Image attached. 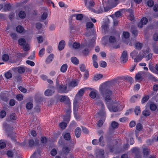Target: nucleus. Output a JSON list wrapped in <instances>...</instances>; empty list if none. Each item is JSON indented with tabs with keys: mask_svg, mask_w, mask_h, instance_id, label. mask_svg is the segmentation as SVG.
<instances>
[{
	"mask_svg": "<svg viewBox=\"0 0 158 158\" xmlns=\"http://www.w3.org/2000/svg\"><path fill=\"white\" fill-rule=\"evenodd\" d=\"M6 147V143L4 140L0 141V148H3Z\"/></svg>",
	"mask_w": 158,
	"mask_h": 158,
	"instance_id": "42",
	"label": "nucleus"
},
{
	"mask_svg": "<svg viewBox=\"0 0 158 158\" xmlns=\"http://www.w3.org/2000/svg\"><path fill=\"white\" fill-rule=\"evenodd\" d=\"M66 80L68 81V85L69 88L71 89L74 87H75L77 86L78 82L75 80H73L70 81L68 79H66Z\"/></svg>",
	"mask_w": 158,
	"mask_h": 158,
	"instance_id": "8",
	"label": "nucleus"
},
{
	"mask_svg": "<svg viewBox=\"0 0 158 158\" xmlns=\"http://www.w3.org/2000/svg\"><path fill=\"white\" fill-rule=\"evenodd\" d=\"M135 122L134 121H132L130 122L129 126L130 127H133L135 126Z\"/></svg>",
	"mask_w": 158,
	"mask_h": 158,
	"instance_id": "58",
	"label": "nucleus"
},
{
	"mask_svg": "<svg viewBox=\"0 0 158 158\" xmlns=\"http://www.w3.org/2000/svg\"><path fill=\"white\" fill-rule=\"evenodd\" d=\"M143 73L142 72H139L136 74L135 76V79L137 80H141Z\"/></svg>",
	"mask_w": 158,
	"mask_h": 158,
	"instance_id": "27",
	"label": "nucleus"
},
{
	"mask_svg": "<svg viewBox=\"0 0 158 158\" xmlns=\"http://www.w3.org/2000/svg\"><path fill=\"white\" fill-rule=\"evenodd\" d=\"M68 81L65 80L61 82L57 80L56 88L58 92L60 93H67L70 90L69 88L68 84Z\"/></svg>",
	"mask_w": 158,
	"mask_h": 158,
	"instance_id": "3",
	"label": "nucleus"
},
{
	"mask_svg": "<svg viewBox=\"0 0 158 158\" xmlns=\"http://www.w3.org/2000/svg\"><path fill=\"white\" fill-rule=\"evenodd\" d=\"M102 3L104 8L105 9L108 8L110 6H112V4H110L109 2V0H103Z\"/></svg>",
	"mask_w": 158,
	"mask_h": 158,
	"instance_id": "17",
	"label": "nucleus"
},
{
	"mask_svg": "<svg viewBox=\"0 0 158 158\" xmlns=\"http://www.w3.org/2000/svg\"><path fill=\"white\" fill-rule=\"evenodd\" d=\"M148 22V19L146 18H143L141 20L140 23L138 24L139 27L141 28L143 25H145Z\"/></svg>",
	"mask_w": 158,
	"mask_h": 158,
	"instance_id": "10",
	"label": "nucleus"
},
{
	"mask_svg": "<svg viewBox=\"0 0 158 158\" xmlns=\"http://www.w3.org/2000/svg\"><path fill=\"white\" fill-rule=\"evenodd\" d=\"M153 4L154 2L152 0H149L147 2V4L149 7H152Z\"/></svg>",
	"mask_w": 158,
	"mask_h": 158,
	"instance_id": "57",
	"label": "nucleus"
},
{
	"mask_svg": "<svg viewBox=\"0 0 158 158\" xmlns=\"http://www.w3.org/2000/svg\"><path fill=\"white\" fill-rule=\"evenodd\" d=\"M102 43L105 46H111L115 48H118V47H115L114 45L116 43V40L115 37L113 36H110L108 38V40H107V37H104L102 38Z\"/></svg>",
	"mask_w": 158,
	"mask_h": 158,
	"instance_id": "4",
	"label": "nucleus"
},
{
	"mask_svg": "<svg viewBox=\"0 0 158 158\" xmlns=\"http://www.w3.org/2000/svg\"><path fill=\"white\" fill-rule=\"evenodd\" d=\"M16 31L19 33H22L23 31L24 28L21 26H18L16 28Z\"/></svg>",
	"mask_w": 158,
	"mask_h": 158,
	"instance_id": "31",
	"label": "nucleus"
},
{
	"mask_svg": "<svg viewBox=\"0 0 158 158\" xmlns=\"http://www.w3.org/2000/svg\"><path fill=\"white\" fill-rule=\"evenodd\" d=\"M18 89L20 91L23 93H25L27 91V89H26L22 86L19 87Z\"/></svg>",
	"mask_w": 158,
	"mask_h": 158,
	"instance_id": "50",
	"label": "nucleus"
},
{
	"mask_svg": "<svg viewBox=\"0 0 158 158\" xmlns=\"http://www.w3.org/2000/svg\"><path fill=\"white\" fill-rule=\"evenodd\" d=\"M48 16V14L47 12L44 13L42 15L41 17V19L43 20L45 19Z\"/></svg>",
	"mask_w": 158,
	"mask_h": 158,
	"instance_id": "52",
	"label": "nucleus"
},
{
	"mask_svg": "<svg viewBox=\"0 0 158 158\" xmlns=\"http://www.w3.org/2000/svg\"><path fill=\"white\" fill-rule=\"evenodd\" d=\"M142 46V44L139 43H137L135 44V47L136 48L140 49Z\"/></svg>",
	"mask_w": 158,
	"mask_h": 158,
	"instance_id": "43",
	"label": "nucleus"
},
{
	"mask_svg": "<svg viewBox=\"0 0 158 158\" xmlns=\"http://www.w3.org/2000/svg\"><path fill=\"white\" fill-rule=\"evenodd\" d=\"M136 128L137 130H141L142 128V125L140 123H138L136 126Z\"/></svg>",
	"mask_w": 158,
	"mask_h": 158,
	"instance_id": "51",
	"label": "nucleus"
},
{
	"mask_svg": "<svg viewBox=\"0 0 158 158\" xmlns=\"http://www.w3.org/2000/svg\"><path fill=\"white\" fill-rule=\"evenodd\" d=\"M157 84H155L153 87V90L154 91H156L158 90V80L156 79H155Z\"/></svg>",
	"mask_w": 158,
	"mask_h": 158,
	"instance_id": "47",
	"label": "nucleus"
},
{
	"mask_svg": "<svg viewBox=\"0 0 158 158\" xmlns=\"http://www.w3.org/2000/svg\"><path fill=\"white\" fill-rule=\"evenodd\" d=\"M133 111V110L132 109H129L127 110L125 114V115L127 116L130 114L132 113Z\"/></svg>",
	"mask_w": 158,
	"mask_h": 158,
	"instance_id": "53",
	"label": "nucleus"
},
{
	"mask_svg": "<svg viewBox=\"0 0 158 158\" xmlns=\"http://www.w3.org/2000/svg\"><path fill=\"white\" fill-rule=\"evenodd\" d=\"M19 44L21 46H23L26 43L25 40L23 38H20L18 40Z\"/></svg>",
	"mask_w": 158,
	"mask_h": 158,
	"instance_id": "25",
	"label": "nucleus"
},
{
	"mask_svg": "<svg viewBox=\"0 0 158 158\" xmlns=\"http://www.w3.org/2000/svg\"><path fill=\"white\" fill-rule=\"evenodd\" d=\"M81 133V129L79 127H77L75 131V135L77 138H79Z\"/></svg>",
	"mask_w": 158,
	"mask_h": 158,
	"instance_id": "21",
	"label": "nucleus"
},
{
	"mask_svg": "<svg viewBox=\"0 0 158 158\" xmlns=\"http://www.w3.org/2000/svg\"><path fill=\"white\" fill-rule=\"evenodd\" d=\"M92 143L94 145H96L99 144L100 146H103L104 144L103 137L102 136H101L99 138L98 140L97 139H93L92 141Z\"/></svg>",
	"mask_w": 158,
	"mask_h": 158,
	"instance_id": "7",
	"label": "nucleus"
},
{
	"mask_svg": "<svg viewBox=\"0 0 158 158\" xmlns=\"http://www.w3.org/2000/svg\"><path fill=\"white\" fill-rule=\"evenodd\" d=\"M71 61L74 64H77L79 63L78 60L76 57H73L71 59Z\"/></svg>",
	"mask_w": 158,
	"mask_h": 158,
	"instance_id": "26",
	"label": "nucleus"
},
{
	"mask_svg": "<svg viewBox=\"0 0 158 158\" xmlns=\"http://www.w3.org/2000/svg\"><path fill=\"white\" fill-rule=\"evenodd\" d=\"M119 121L122 123H125L127 121V118L125 117H123L120 118L119 119Z\"/></svg>",
	"mask_w": 158,
	"mask_h": 158,
	"instance_id": "55",
	"label": "nucleus"
},
{
	"mask_svg": "<svg viewBox=\"0 0 158 158\" xmlns=\"http://www.w3.org/2000/svg\"><path fill=\"white\" fill-rule=\"evenodd\" d=\"M54 88H52L51 89H48L45 92V95L46 96H49L51 95L54 92Z\"/></svg>",
	"mask_w": 158,
	"mask_h": 158,
	"instance_id": "13",
	"label": "nucleus"
},
{
	"mask_svg": "<svg viewBox=\"0 0 158 158\" xmlns=\"http://www.w3.org/2000/svg\"><path fill=\"white\" fill-rule=\"evenodd\" d=\"M2 58L3 61H6L8 60L9 56L8 55L5 54L3 55Z\"/></svg>",
	"mask_w": 158,
	"mask_h": 158,
	"instance_id": "39",
	"label": "nucleus"
},
{
	"mask_svg": "<svg viewBox=\"0 0 158 158\" xmlns=\"http://www.w3.org/2000/svg\"><path fill=\"white\" fill-rule=\"evenodd\" d=\"M101 105L102 108L99 111L98 114L101 116H104L105 115L106 113L105 111V110L104 106L103 104H102V103H101Z\"/></svg>",
	"mask_w": 158,
	"mask_h": 158,
	"instance_id": "22",
	"label": "nucleus"
},
{
	"mask_svg": "<svg viewBox=\"0 0 158 158\" xmlns=\"http://www.w3.org/2000/svg\"><path fill=\"white\" fill-rule=\"evenodd\" d=\"M45 52V49L42 48L39 52V55L40 57H42L44 55Z\"/></svg>",
	"mask_w": 158,
	"mask_h": 158,
	"instance_id": "41",
	"label": "nucleus"
},
{
	"mask_svg": "<svg viewBox=\"0 0 158 158\" xmlns=\"http://www.w3.org/2000/svg\"><path fill=\"white\" fill-rule=\"evenodd\" d=\"M65 46V41L63 40H61L59 44L58 49L59 50H61L63 49Z\"/></svg>",
	"mask_w": 158,
	"mask_h": 158,
	"instance_id": "18",
	"label": "nucleus"
},
{
	"mask_svg": "<svg viewBox=\"0 0 158 158\" xmlns=\"http://www.w3.org/2000/svg\"><path fill=\"white\" fill-rule=\"evenodd\" d=\"M135 113L136 115H138L140 114V108L139 106H136L135 109Z\"/></svg>",
	"mask_w": 158,
	"mask_h": 158,
	"instance_id": "33",
	"label": "nucleus"
},
{
	"mask_svg": "<svg viewBox=\"0 0 158 158\" xmlns=\"http://www.w3.org/2000/svg\"><path fill=\"white\" fill-rule=\"evenodd\" d=\"M146 106L148 108L149 106L150 109L152 111H155L157 108L156 105L153 102L148 103Z\"/></svg>",
	"mask_w": 158,
	"mask_h": 158,
	"instance_id": "11",
	"label": "nucleus"
},
{
	"mask_svg": "<svg viewBox=\"0 0 158 158\" xmlns=\"http://www.w3.org/2000/svg\"><path fill=\"white\" fill-rule=\"evenodd\" d=\"M23 50L25 51H27L30 49L29 44L27 43L23 46Z\"/></svg>",
	"mask_w": 158,
	"mask_h": 158,
	"instance_id": "28",
	"label": "nucleus"
},
{
	"mask_svg": "<svg viewBox=\"0 0 158 158\" xmlns=\"http://www.w3.org/2000/svg\"><path fill=\"white\" fill-rule=\"evenodd\" d=\"M76 17L77 20H81L83 18V16L82 14H79L76 15Z\"/></svg>",
	"mask_w": 158,
	"mask_h": 158,
	"instance_id": "48",
	"label": "nucleus"
},
{
	"mask_svg": "<svg viewBox=\"0 0 158 158\" xmlns=\"http://www.w3.org/2000/svg\"><path fill=\"white\" fill-rule=\"evenodd\" d=\"M63 136L64 138L66 140H69L71 138L70 133H68L63 134Z\"/></svg>",
	"mask_w": 158,
	"mask_h": 158,
	"instance_id": "34",
	"label": "nucleus"
},
{
	"mask_svg": "<svg viewBox=\"0 0 158 158\" xmlns=\"http://www.w3.org/2000/svg\"><path fill=\"white\" fill-rule=\"evenodd\" d=\"M96 91L95 89H93L89 94L90 97L92 98H94L96 97Z\"/></svg>",
	"mask_w": 158,
	"mask_h": 158,
	"instance_id": "29",
	"label": "nucleus"
},
{
	"mask_svg": "<svg viewBox=\"0 0 158 158\" xmlns=\"http://www.w3.org/2000/svg\"><path fill=\"white\" fill-rule=\"evenodd\" d=\"M150 49L148 48H146L143 50L140 51L139 54L136 51H134L131 53V56L132 58L136 62L140 61L143 57L146 58V60L148 61L152 58V53H149Z\"/></svg>",
	"mask_w": 158,
	"mask_h": 158,
	"instance_id": "2",
	"label": "nucleus"
},
{
	"mask_svg": "<svg viewBox=\"0 0 158 158\" xmlns=\"http://www.w3.org/2000/svg\"><path fill=\"white\" fill-rule=\"evenodd\" d=\"M102 77V75L101 74H98L95 75L94 78V80L95 81H98Z\"/></svg>",
	"mask_w": 158,
	"mask_h": 158,
	"instance_id": "35",
	"label": "nucleus"
},
{
	"mask_svg": "<svg viewBox=\"0 0 158 158\" xmlns=\"http://www.w3.org/2000/svg\"><path fill=\"white\" fill-rule=\"evenodd\" d=\"M5 76L6 79H8L12 77V75L10 71H8L5 73Z\"/></svg>",
	"mask_w": 158,
	"mask_h": 158,
	"instance_id": "38",
	"label": "nucleus"
},
{
	"mask_svg": "<svg viewBox=\"0 0 158 158\" xmlns=\"http://www.w3.org/2000/svg\"><path fill=\"white\" fill-rule=\"evenodd\" d=\"M19 15L20 18H23L25 17L26 15L24 12L21 11L19 12Z\"/></svg>",
	"mask_w": 158,
	"mask_h": 158,
	"instance_id": "40",
	"label": "nucleus"
},
{
	"mask_svg": "<svg viewBox=\"0 0 158 158\" xmlns=\"http://www.w3.org/2000/svg\"><path fill=\"white\" fill-rule=\"evenodd\" d=\"M85 4L86 7L89 9H91V7L94 6V2L93 1H86L85 2Z\"/></svg>",
	"mask_w": 158,
	"mask_h": 158,
	"instance_id": "15",
	"label": "nucleus"
},
{
	"mask_svg": "<svg viewBox=\"0 0 158 158\" xmlns=\"http://www.w3.org/2000/svg\"><path fill=\"white\" fill-rule=\"evenodd\" d=\"M37 39L39 43H42L43 41L44 40V38L42 36L38 37H37Z\"/></svg>",
	"mask_w": 158,
	"mask_h": 158,
	"instance_id": "62",
	"label": "nucleus"
},
{
	"mask_svg": "<svg viewBox=\"0 0 158 158\" xmlns=\"http://www.w3.org/2000/svg\"><path fill=\"white\" fill-rule=\"evenodd\" d=\"M148 108L147 106H146L145 110L142 112L143 114L145 116H148L150 114V111L148 110Z\"/></svg>",
	"mask_w": 158,
	"mask_h": 158,
	"instance_id": "24",
	"label": "nucleus"
},
{
	"mask_svg": "<svg viewBox=\"0 0 158 158\" xmlns=\"http://www.w3.org/2000/svg\"><path fill=\"white\" fill-rule=\"evenodd\" d=\"M59 99L60 102L66 101L69 102V98L66 96H60L59 97Z\"/></svg>",
	"mask_w": 158,
	"mask_h": 158,
	"instance_id": "16",
	"label": "nucleus"
},
{
	"mask_svg": "<svg viewBox=\"0 0 158 158\" xmlns=\"http://www.w3.org/2000/svg\"><path fill=\"white\" fill-rule=\"evenodd\" d=\"M100 66L103 68H105L106 66V63L104 61H102L100 64Z\"/></svg>",
	"mask_w": 158,
	"mask_h": 158,
	"instance_id": "56",
	"label": "nucleus"
},
{
	"mask_svg": "<svg viewBox=\"0 0 158 158\" xmlns=\"http://www.w3.org/2000/svg\"><path fill=\"white\" fill-rule=\"evenodd\" d=\"M130 36V34L129 32H124L123 33L122 37L123 41L126 44H129V45L131 46L132 44L131 43H129L128 40Z\"/></svg>",
	"mask_w": 158,
	"mask_h": 158,
	"instance_id": "6",
	"label": "nucleus"
},
{
	"mask_svg": "<svg viewBox=\"0 0 158 158\" xmlns=\"http://www.w3.org/2000/svg\"><path fill=\"white\" fill-rule=\"evenodd\" d=\"M6 115V112L4 110H2L0 112V117L1 118H4Z\"/></svg>",
	"mask_w": 158,
	"mask_h": 158,
	"instance_id": "49",
	"label": "nucleus"
},
{
	"mask_svg": "<svg viewBox=\"0 0 158 158\" xmlns=\"http://www.w3.org/2000/svg\"><path fill=\"white\" fill-rule=\"evenodd\" d=\"M67 125L66 123L63 122L60 123L59 127L61 129H64L66 127Z\"/></svg>",
	"mask_w": 158,
	"mask_h": 158,
	"instance_id": "36",
	"label": "nucleus"
},
{
	"mask_svg": "<svg viewBox=\"0 0 158 158\" xmlns=\"http://www.w3.org/2000/svg\"><path fill=\"white\" fill-rule=\"evenodd\" d=\"M104 152L103 150H100L97 151L96 153V158H105Z\"/></svg>",
	"mask_w": 158,
	"mask_h": 158,
	"instance_id": "12",
	"label": "nucleus"
},
{
	"mask_svg": "<svg viewBox=\"0 0 158 158\" xmlns=\"http://www.w3.org/2000/svg\"><path fill=\"white\" fill-rule=\"evenodd\" d=\"M99 90L104 98L107 107L110 112H116L123 110L124 107L123 102L112 99V92L107 89L106 83L101 84L99 87Z\"/></svg>",
	"mask_w": 158,
	"mask_h": 158,
	"instance_id": "1",
	"label": "nucleus"
},
{
	"mask_svg": "<svg viewBox=\"0 0 158 158\" xmlns=\"http://www.w3.org/2000/svg\"><path fill=\"white\" fill-rule=\"evenodd\" d=\"M73 48L75 49H77L79 48L80 46V44L77 42H74L73 45Z\"/></svg>",
	"mask_w": 158,
	"mask_h": 158,
	"instance_id": "44",
	"label": "nucleus"
},
{
	"mask_svg": "<svg viewBox=\"0 0 158 158\" xmlns=\"http://www.w3.org/2000/svg\"><path fill=\"white\" fill-rule=\"evenodd\" d=\"M84 91L85 90L84 89H81L78 91V93L76 96V98L74 100L73 103V111L74 114L77 113L78 109V106L76 99L82 96L84 92Z\"/></svg>",
	"mask_w": 158,
	"mask_h": 158,
	"instance_id": "5",
	"label": "nucleus"
},
{
	"mask_svg": "<svg viewBox=\"0 0 158 158\" xmlns=\"http://www.w3.org/2000/svg\"><path fill=\"white\" fill-rule=\"evenodd\" d=\"M122 14L121 12L119 11L116 12L114 15H112L111 16L113 19H115V18H119L121 17Z\"/></svg>",
	"mask_w": 158,
	"mask_h": 158,
	"instance_id": "23",
	"label": "nucleus"
},
{
	"mask_svg": "<svg viewBox=\"0 0 158 158\" xmlns=\"http://www.w3.org/2000/svg\"><path fill=\"white\" fill-rule=\"evenodd\" d=\"M91 44H89L88 46H86L83 52V53L85 56H87L89 54L90 49V45Z\"/></svg>",
	"mask_w": 158,
	"mask_h": 158,
	"instance_id": "19",
	"label": "nucleus"
},
{
	"mask_svg": "<svg viewBox=\"0 0 158 158\" xmlns=\"http://www.w3.org/2000/svg\"><path fill=\"white\" fill-rule=\"evenodd\" d=\"M26 63L27 64L30 65L31 66H33L35 65V63L33 62L30 60H27L26 61Z\"/></svg>",
	"mask_w": 158,
	"mask_h": 158,
	"instance_id": "59",
	"label": "nucleus"
},
{
	"mask_svg": "<svg viewBox=\"0 0 158 158\" xmlns=\"http://www.w3.org/2000/svg\"><path fill=\"white\" fill-rule=\"evenodd\" d=\"M67 65L66 64H63L60 68V71L62 73H64L65 72L67 69Z\"/></svg>",
	"mask_w": 158,
	"mask_h": 158,
	"instance_id": "30",
	"label": "nucleus"
},
{
	"mask_svg": "<svg viewBox=\"0 0 158 158\" xmlns=\"http://www.w3.org/2000/svg\"><path fill=\"white\" fill-rule=\"evenodd\" d=\"M57 153V151L56 149H53L51 152V154L52 156H55Z\"/></svg>",
	"mask_w": 158,
	"mask_h": 158,
	"instance_id": "63",
	"label": "nucleus"
},
{
	"mask_svg": "<svg viewBox=\"0 0 158 158\" xmlns=\"http://www.w3.org/2000/svg\"><path fill=\"white\" fill-rule=\"evenodd\" d=\"M128 59L127 52L124 51L120 57V60L121 63H126L128 60Z\"/></svg>",
	"mask_w": 158,
	"mask_h": 158,
	"instance_id": "9",
	"label": "nucleus"
},
{
	"mask_svg": "<svg viewBox=\"0 0 158 158\" xmlns=\"http://www.w3.org/2000/svg\"><path fill=\"white\" fill-rule=\"evenodd\" d=\"M54 57V55L51 54L47 57L45 62L47 64H49L52 61Z\"/></svg>",
	"mask_w": 158,
	"mask_h": 158,
	"instance_id": "14",
	"label": "nucleus"
},
{
	"mask_svg": "<svg viewBox=\"0 0 158 158\" xmlns=\"http://www.w3.org/2000/svg\"><path fill=\"white\" fill-rule=\"evenodd\" d=\"M118 125V123L114 121H112L111 124V127L113 129L117 128Z\"/></svg>",
	"mask_w": 158,
	"mask_h": 158,
	"instance_id": "32",
	"label": "nucleus"
},
{
	"mask_svg": "<svg viewBox=\"0 0 158 158\" xmlns=\"http://www.w3.org/2000/svg\"><path fill=\"white\" fill-rule=\"evenodd\" d=\"M86 27L88 28H92L94 26V24L91 22H88L86 23Z\"/></svg>",
	"mask_w": 158,
	"mask_h": 158,
	"instance_id": "54",
	"label": "nucleus"
},
{
	"mask_svg": "<svg viewBox=\"0 0 158 158\" xmlns=\"http://www.w3.org/2000/svg\"><path fill=\"white\" fill-rule=\"evenodd\" d=\"M149 99V97L148 96H146L143 97L142 100L141 102L142 103H144L147 102Z\"/></svg>",
	"mask_w": 158,
	"mask_h": 158,
	"instance_id": "46",
	"label": "nucleus"
},
{
	"mask_svg": "<svg viewBox=\"0 0 158 158\" xmlns=\"http://www.w3.org/2000/svg\"><path fill=\"white\" fill-rule=\"evenodd\" d=\"M149 68L151 72L154 73L156 72V70L154 69V67L152 66L150 63L149 64Z\"/></svg>",
	"mask_w": 158,
	"mask_h": 158,
	"instance_id": "45",
	"label": "nucleus"
},
{
	"mask_svg": "<svg viewBox=\"0 0 158 158\" xmlns=\"http://www.w3.org/2000/svg\"><path fill=\"white\" fill-rule=\"evenodd\" d=\"M11 6L9 4H7L5 5L4 9L5 10H9L10 9Z\"/></svg>",
	"mask_w": 158,
	"mask_h": 158,
	"instance_id": "60",
	"label": "nucleus"
},
{
	"mask_svg": "<svg viewBox=\"0 0 158 158\" xmlns=\"http://www.w3.org/2000/svg\"><path fill=\"white\" fill-rule=\"evenodd\" d=\"M33 107V104L31 102H28L26 105V108L27 110H30Z\"/></svg>",
	"mask_w": 158,
	"mask_h": 158,
	"instance_id": "37",
	"label": "nucleus"
},
{
	"mask_svg": "<svg viewBox=\"0 0 158 158\" xmlns=\"http://www.w3.org/2000/svg\"><path fill=\"white\" fill-rule=\"evenodd\" d=\"M80 69L81 71L83 72L85 70V66L84 64H82L80 66Z\"/></svg>",
	"mask_w": 158,
	"mask_h": 158,
	"instance_id": "61",
	"label": "nucleus"
},
{
	"mask_svg": "<svg viewBox=\"0 0 158 158\" xmlns=\"http://www.w3.org/2000/svg\"><path fill=\"white\" fill-rule=\"evenodd\" d=\"M25 70L24 68L23 67H20L16 68L15 69L14 71L18 72L19 73H23Z\"/></svg>",
	"mask_w": 158,
	"mask_h": 158,
	"instance_id": "20",
	"label": "nucleus"
},
{
	"mask_svg": "<svg viewBox=\"0 0 158 158\" xmlns=\"http://www.w3.org/2000/svg\"><path fill=\"white\" fill-rule=\"evenodd\" d=\"M16 98L19 101H21L23 99V96L22 94H18L16 96Z\"/></svg>",
	"mask_w": 158,
	"mask_h": 158,
	"instance_id": "64",
	"label": "nucleus"
}]
</instances>
